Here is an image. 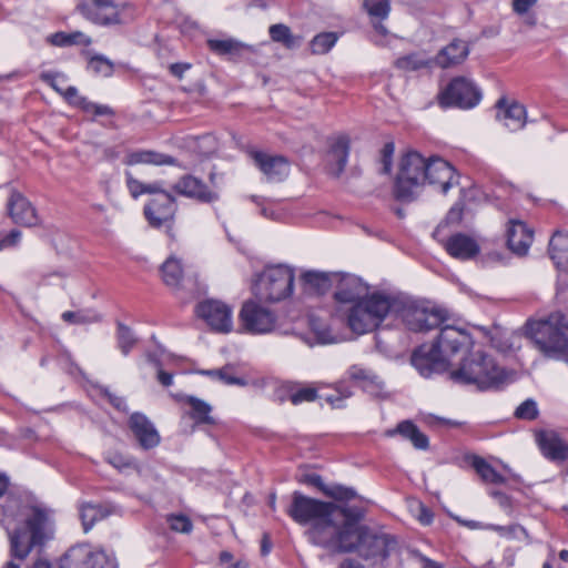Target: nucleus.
Wrapping results in <instances>:
<instances>
[{
  "label": "nucleus",
  "instance_id": "nucleus-10",
  "mask_svg": "<svg viewBox=\"0 0 568 568\" xmlns=\"http://www.w3.org/2000/svg\"><path fill=\"white\" fill-rule=\"evenodd\" d=\"M481 94L476 85L465 77L454 78L445 89L437 94L438 104L446 109L457 106L470 109L477 105Z\"/></svg>",
  "mask_w": 568,
  "mask_h": 568
},
{
  "label": "nucleus",
  "instance_id": "nucleus-57",
  "mask_svg": "<svg viewBox=\"0 0 568 568\" xmlns=\"http://www.w3.org/2000/svg\"><path fill=\"white\" fill-rule=\"evenodd\" d=\"M204 375L217 378L227 385L240 384V379L236 377L227 376L223 369H212L201 372Z\"/></svg>",
  "mask_w": 568,
  "mask_h": 568
},
{
  "label": "nucleus",
  "instance_id": "nucleus-51",
  "mask_svg": "<svg viewBox=\"0 0 568 568\" xmlns=\"http://www.w3.org/2000/svg\"><path fill=\"white\" fill-rule=\"evenodd\" d=\"M395 151V145L393 142H387L384 144L381 152V162H382V173L389 174L393 165V155Z\"/></svg>",
  "mask_w": 568,
  "mask_h": 568
},
{
  "label": "nucleus",
  "instance_id": "nucleus-63",
  "mask_svg": "<svg viewBox=\"0 0 568 568\" xmlns=\"http://www.w3.org/2000/svg\"><path fill=\"white\" fill-rule=\"evenodd\" d=\"M422 568H444L440 564L428 559L427 557L416 554L415 555Z\"/></svg>",
  "mask_w": 568,
  "mask_h": 568
},
{
  "label": "nucleus",
  "instance_id": "nucleus-16",
  "mask_svg": "<svg viewBox=\"0 0 568 568\" xmlns=\"http://www.w3.org/2000/svg\"><path fill=\"white\" fill-rule=\"evenodd\" d=\"M175 212V199L169 192H161L144 206L145 219L153 227H160L171 222L174 219Z\"/></svg>",
  "mask_w": 568,
  "mask_h": 568
},
{
  "label": "nucleus",
  "instance_id": "nucleus-62",
  "mask_svg": "<svg viewBox=\"0 0 568 568\" xmlns=\"http://www.w3.org/2000/svg\"><path fill=\"white\" fill-rule=\"evenodd\" d=\"M463 209L457 204L454 205L447 213V221L452 223H458L462 220Z\"/></svg>",
  "mask_w": 568,
  "mask_h": 568
},
{
  "label": "nucleus",
  "instance_id": "nucleus-45",
  "mask_svg": "<svg viewBox=\"0 0 568 568\" xmlns=\"http://www.w3.org/2000/svg\"><path fill=\"white\" fill-rule=\"evenodd\" d=\"M323 493L338 501H347L356 497V491L354 489L342 485L329 486L326 489H323Z\"/></svg>",
  "mask_w": 568,
  "mask_h": 568
},
{
  "label": "nucleus",
  "instance_id": "nucleus-32",
  "mask_svg": "<svg viewBox=\"0 0 568 568\" xmlns=\"http://www.w3.org/2000/svg\"><path fill=\"white\" fill-rule=\"evenodd\" d=\"M179 399L190 406L189 415L196 424H215L214 417L211 416L212 406L209 403L192 395L180 396Z\"/></svg>",
  "mask_w": 568,
  "mask_h": 568
},
{
  "label": "nucleus",
  "instance_id": "nucleus-1",
  "mask_svg": "<svg viewBox=\"0 0 568 568\" xmlns=\"http://www.w3.org/2000/svg\"><path fill=\"white\" fill-rule=\"evenodd\" d=\"M286 514L298 525H310L305 532L310 542L332 554L357 551L366 560L384 561L397 548L395 536L361 524L366 511L359 506L337 505L294 491Z\"/></svg>",
  "mask_w": 568,
  "mask_h": 568
},
{
  "label": "nucleus",
  "instance_id": "nucleus-58",
  "mask_svg": "<svg viewBox=\"0 0 568 568\" xmlns=\"http://www.w3.org/2000/svg\"><path fill=\"white\" fill-rule=\"evenodd\" d=\"M252 200L261 207V214L271 220H278L281 214L275 212L272 207L264 206V200L260 196L253 195Z\"/></svg>",
  "mask_w": 568,
  "mask_h": 568
},
{
  "label": "nucleus",
  "instance_id": "nucleus-31",
  "mask_svg": "<svg viewBox=\"0 0 568 568\" xmlns=\"http://www.w3.org/2000/svg\"><path fill=\"white\" fill-rule=\"evenodd\" d=\"M549 254L559 271L568 272V233L557 231L552 234Z\"/></svg>",
  "mask_w": 568,
  "mask_h": 568
},
{
  "label": "nucleus",
  "instance_id": "nucleus-38",
  "mask_svg": "<svg viewBox=\"0 0 568 568\" xmlns=\"http://www.w3.org/2000/svg\"><path fill=\"white\" fill-rule=\"evenodd\" d=\"M163 282L172 287L179 288L183 281V267L180 260L171 256L161 266Z\"/></svg>",
  "mask_w": 568,
  "mask_h": 568
},
{
  "label": "nucleus",
  "instance_id": "nucleus-41",
  "mask_svg": "<svg viewBox=\"0 0 568 568\" xmlns=\"http://www.w3.org/2000/svg\"><path fill=\"white\" fill-rule=\"evenodd\" d=\"M432 59L419 53H410L396 60L395 65L404 71H417L432 65Z\"/></svg>",
  "mask_w": 568,
  "mask_h": 568
},
{
  "label": "nucleus",
  "instance_id": "nucleus-8",
  "mask_svg": "<svg viewBox=\"0 0 568 568\" xmlns=\"http://www.w3.org/2000/svg\"><path fill=\"white\" fill-rule=\"evenodd\" d=\"M427 159L418 152L406 153L399 163L394 195L402 202L414 201L422 192L427 180Z\"/></svg>",
  "mask_w": 568,
  "mask_h": 568
},
{
  "label": "nucleus",
  "instance_id": "nucleus-3",
  "mask_svg": "<svg viewBox=\"0 0 568 568\" xmlns=\"http://www.w3.org/2000/svg\"><path fill=\"white\" fill-rule=\"evenodd\" d=\"M473 345L471 336L465 329L445 325L440 327L439 335L430 348L420 346L412 355V364L423 376L443 368L448 359L462 349Z\"/></svg>",
  "mask_w": 568,
  "mask_h": 568
},
{
  "label": "nucleus",
  "instance_id": "nucleus-7",
  "mask_svg": "<svg viewBox=\"0 0 568 568\" xmlns=\"http://www.w3.org/2000/svg\"><path fill=\"white\" fill-rule=\"evenodd\" d=\"M392 314L400 317L407 328L414 332L430 331L442 326L447 320V313L442 308L393 294Z\"/></svg>",
  "mask_w": 568,
  "mask_h": 568
},
{
  "label": "nucleus",
  "instance_id": "nucleus-50",
  "mask_svg": "<svg viewBox=\"0 0 568 568\" xmlns=\"http://www.w3.org/2000/svg\"><path fill=\"white\" fill-rule=\"evenodd\" d=\"M361 388L373 396H379L383 393L384 383L376 374L372 373Z\"/></svg>",
  "mask_w": 568,
  "mask_h": 568
},
{
  "label": "nucleus",
  "instance_id": "nucleus-59",
  "mask_svg": "<svg viewBox=\"0 0 568 568\" xmlns=\"http://www.w3.org/2000/svg\"><path fill=\"white\" fill-rule=\"evenodd\" d=\"M538 0H514L513 10L517 14H525Z\"/></svg>",
  "mask_w": 568,
  "mask_h": 568
},
{
  "label": "nucleus",
  "instance_id": "nucleus-47",
  "mask_svg": "<svg viewBox=\"0 0 568 568\" xmlns=\"http://www.w3.org/2000/svg\"><path fill=\"white\" fill-rule=\"evenodd\" d=\"M106 462L120 471L138 468V465L133 458L125 457L122 454L118 453L110 454L106 457Z\"/></svg>",
  "mask_w": 568,
  "mask_h": 568
},
{
  "label": "nucleus",
  "instance_id": "nucleus-36",
  "mask_svg": "<svg viewBox=\"0 0 568 568\" xmlns=\"http://www.w3.org/2000/svg\"><path fill=\"white\" fill-rule=\"evenodd\" d=\"M47 42L54 47H71V45H84L89 47L92 43V39L83 33L82 31L63 32L59 31L50 34L47 38Z\"/></svg>",
  "mask_w": 568,
  "mask_h": 568
},
{
  "label": "nucleus",
  "instance_id": "nucleus-49",
  "mask_svg": "<svg viewBox=\"0 0 568 568\" xmlns=\"http://www.w3.org/2000/svg\"><path fill=\"white\" fill-rule=\"evenodd\" d=\"M317 398V390L314 387H302L290 395V399L294 405L304 402H313Z\"/></svg>",
  "mask_w": 568,
  "mask_h": 568
},
{
  "label": "nucleus",
  "instance_id": "nucleus-17",
  "mask_svg": "<svg viewBox=\"0 0 568 568\" xmlns=\"http://www.w3.org/2000/svg\"><path fill=\"white\" fill-rule=\"evenodd\" d=\"M250 154L270 182H282L288 176L291 165L286 158L261 151H251Z\"/></svg>",
  "mask_w": 568,
  "mask_h": 568
},
{
  "label": "nucleus",
  "instance_id": "nucleus-54",
  "mask_svg": "<svg viewBox=\"0 0 568 568\" xmlns=\"http://www.w3.org/2000/svg\"><path fill=\"white\" fill-rule=\"evenodd\" d=\"M62 95L64 97V99L71 104V105H74L77 108H80L81 110L83 109V103L82 101H88L87 98L84 97H81L78 92V89L75 87H68L63 90V93Z\"/></svg>",
  "mask_w": 568,
  "mask_h": 568
},
{
  "label": "nucleus",
  "instance_id": "nucleus-13",
  "mask_svg": "<svg viewBox=\"0 0 568 568\" xmlns=\"http://www.w3.org/2000/svg\"><path fill=\"white\" fill-rule=\"evenodd\" d=\"M77 10L84 19L98 26L121 23L120 10L113 0H90L78 4Z\"/></svg>",
  "mask_w": 568,
  "mask_h": 568
},
{
  "label": "nucleus",
  "instance_id": "nucleus-40",
  "mask_svg": "<svg viewBox=\"0 0 568 568\" xmlns=\"http://www.w3.org/2000/svg\"><path fill=\"white\" fill-rule=\"evenodd\" d=\"M61 317L64 322L75 325L98 323L102 320L101 315L93 310L67 311Z\"/></svg>",
  "mask_w": 568,
  "mask_h": 568
},
{
  "label": "nucleus",
  "instance_id": "nucleus-55",
  "mask_svg": "<svg viewBox=\"0 0 568 568\" xmlns=\"http://www.w3.org/2000/svg\"><path fill=\"white\" fill-rule=\"evenodd\" d=\"M126 186L132 197L136 199L144 194V183L133 178L132 173L125 172Z\"/></svg>",
  "mask_w": 568,
  "mask_h": 568
},
{
  "label": "nucleus",
  "instance_id": "nucleus-29",
  "mask_svg": "<svg viewBox=\"0 0 568 568\" xmlns=\"http://www.w3.org/2000/svg\"><path fill=\"white\" fill-rule=\"evenodd\" d=\"M125 165L152 164V165H176V159L152 150H138L125 155Z\"/></svg>",
  "mask_w": 568,
  "mask_h": 568
},
{
  "label": "nucleus",
  "instance_id": "nucleus-46",
  "mask_svg": "<svg viewBox=\"0 0 568 568\" xmlns=\"http://www.w3.org/2000/svg\"><path fill=\"white\" fill-rule=\"evenodd\" d=\"M515 416L525 420L536 419L538 417L537 403L531 398L526 399L516 408Z\"/></svg>",
  "mask_w": 568,
  "mask_h": 568
},
{
  "label": "nucleus",
  "instance_id": "nucleus-9",
  "mask_svg": "<svg viewBox=\"0 0 568 568\" xmlns=\"http://www.w3.org/2000/svg\"><path fill=\"white\" fill-rule=\"evenodd\" d=\"M294 272L286 265H272L263 270L254 284V293L260 300L278 302L293 292Z\"/></svg>",
  "mask_w": 568,
  "mask_h": 568
},
{
  "label": "nucleus",
  "instance_id": "nucleus-23",
  "mask_svg": "<svg viewBox=\"0 0 568 568\" xmlns=\"http://www.w3.org/2000/svg\"><path fill=\"white\" fill-rule=\"evenodd\" d=\"M497 119L510 131H518L526 124V109L518 102H508L505 98L497 101Z\"/></svg>",
  "mask_w": 568,
  "mask_h": 568
},
{
  "label": "nucleus",
  "instance_id": "nucleus-53",
  "mask_svg": "<svg viewBox=\"0 0 568 568\" xmlns=\"http://www.w3.org/2000/svg\"><path fill=\"white\" fill-rule=\"evenodd\" d=\"M83 103V111L88 113H92L95 116H102V115H113V110L104 104H98L91 101H82Z\"/></svg>",
  "mask_w": 568,
  "mask_h": 568
},
{
  "label": "nucleus",
  "instance_id": "nucleus-34",
  "mask_svg": "<svg viewBox=\"0 0 568 568\" xmlns=\"http://www.w3.org/2000/svg\"><path fill=\"white\" fill-rule=\"evenodd\" d=\"M363 6L371 18L377 19L373 22L374 29L382 36L387 34L386 27L382 23L383 20L387 19L390 12L389 0H364Z\"/></svg>",
  "mask_w": 568,
  "mask_h": 568
},
{
  "label": "nucleus",
  "instance_id": "nucleus-25",
  "mask_svg": "<svg viewBox=\"0 0 568 568\" xmlns=\"http://www.w3.org/2000/svg\"><path fill=\"white\" fill-rule=\"evenodd\" d=\"M444 247L450 256L462 261L474 258L480 251L476 240L463 233L448 237Z\"/></svg>",
  "mask_w": 568,
  "mask_h": 568
},
{
  "label": "nucleus",
  "instance_id": "nucleus-4",
  "mask_svg": "<svg viewBox=\"0 0 568 568\" xmlns=\"http://www.w3.org/2000/svg\"><path fill=\"white\" fill-rule=\"evenodd\" d=\"M450 379L462 385H475L479 390L498 388L507 374L494 358L483 351H473L465 356L458 368L449 374Z\"/></svg>",
  "mask_w": 568,
  "mask_h": 568
},
{
  "label": "nucleus",
  "instance_id": "nucleus-2",
  "mask_svg": "<svg viewBox=\"0 0 568 568\" xmlns=\"http://www.w3.org/2000/svg\"><path fill=\"white\" fill-rule=\"evenodd\" d=\"M2 514L7 518L26 517L24 526L10 536L11 552L18 559H24L34 546L42 545L47 538L49 513L47 509L29 506L24 498L8 487L2 497Z\"/></svg>",
  "mask_w": 568,
  "mask_h": 568
},
{
  "label": "nucleus",
  "instance_id": "nucleus-39",
  "mask_svg": "<svg viewBox=\"0 0 568 568\" xmlns=\"http://www.w3.org/2000/svg\"><path fill=\"white\" fill-rule=\"evenodd\" d=\"M110 515L106 507L102 505L85 504L80 508V518L84 531H89L93 525Z\"/></svg>",
  "mask_w": 568,
  "mask_h": 568
},
{
  "label": "nucleus",
  "instance_id": "nucleus-11",
  "mask_svg": "<svg viewBox=\"0 0 568 568\" xmlns=\"http://www.w3.org/2000/svg\"><path fill=\"white\" fill-rule=\"evenodd\" d=\"M195 313L215 332L229 333L232 329V310L221 301L205 300L196 305Z\"/></svg>",
  "mask_w": 568,
  "mask_h": 568
},
{
  "label": "nucleus",
  "instance_id": "nucleus-64",
  "mask_svg": "<svg viewBox=\"0 0 568 568\" xmlns=\"http://www.w3.org/2000/svg\"><path fill=\"white\" fill-rule=\"evenodd\" d=\"M161 192H165L163 190V183L162 182H153L145 184L144 183V194H154V196L159 195Z\"/></svg>",
  "mask_w": 568,
  "mask_h": 568
},
{
  "label": "nucleus",
  "instance_id": "nucleus-52",
  "mask_svg": "<svg viewBox=\"0 0 568 568\" xmlns=\"http://www.w3.org/2000/svg\"><path fill=\"white\" fill-rule=\"evenodd\" d=\"M372 373V371L366 369L359 365H353L347 371L349 379L359 387L368 378V376H371Z\"/></svg>",
  "mask_w": 568,
  "mask_h": 568
},
{
  "label": "nucleus",
  "instance_id": "nucleus-61",
  "mask_svg": "<svg viewBox=\"0 0 568 568\" xmlns=\"http://www.w3.org/2000/svg\"><path fill=\"white\" fill-rule=\"evenodd\" d=\"M21 232L19 230H11L4 237L7 247L16 246L21 240Z\"/></svg>",
  "mask_w": 568,
  "mask_h": 568
},
{
  "label": "nucleus",
  "instance_id": "nucleus-12",
  "mask_svg": "<svg viewBox=\"0 0 568 568\" xmlns=\"http://www.w3.org/2000/svg\"><path fill=\"white\" fill-rule=\"evenodd\" d=\"M240 318L244 328L253 334L271 332L276 322V316L271 310L253 301L244 303Z\"/></svg>",
  "mask_w": 568,
  "mask_h": 568
},
{
  "label": "nucleus",
  "instance_id": "nucleus-37",
  "mask_svg": "<svg viewBox=\"0 0 568 568\" xmlns=\"http://www.w3.org/2000/svg\"><path fill=\"white\" fill-rule=\"evenodd\" d=\"M268 34L273 42L281 43L286 49L298 48L303 41L302 36L293 34L291 28L284 23L272 24Z\"/></svg>",
  "mask_w": 568,
  "mask_h": 568
},
{
  "label": "nucleus",
  "instance_id": "nucleus-24",
  "mask_svg": "<svg viewBox=\"0 0 568 568\" xmlns=\"http://www.w3.org/2000/svg\"><path fill=\"white\" fill-rule=\"evenodd\" d=\"M349 154V138L338 135L333 140L327 152V170L331 175L338 178L345 170Z\"/></svg>",
  "mask_w": 568,
  "mask_h": 568
},
{
  "label": "nucleus",
  "instance_id": "nucleus-5",
  "mask_svg": "<svg viewBox=\"0 0 568 568\" xmlns=\"http://www.w3.org/2000/svg\"><path fill=\"white\" fill-rule=\"evenodd\" d=\"M342 314L353 333L366 334L376 329L392 314V294L373 293L345 308Z\"/></svg>",
  "mask_w": 568,
  "mask_h": 568
},
{
  "label": "nucleus",
  "instance_id": "nucleus-6",
  "mask_svg": "<svg viewBox=\"0 0 568 568\" xmlns=\"http://www.w3.org/2000/svg\"><path fill=\"white\" fill-rule=\"evenodd\" d=\"M532 342L547 356L564 354L568 349V315L555 312L529 324Z\"/></svg>",
  "mask_w": 568,
  "mask_h": 568
},
{
  "label": "nucleus",
  "instance_id": "nucleus-33",
  "mask_svg": "<svg viewBox=\"0 0 568 568\" xmlns=\"http://www.w3.org/2000/svg\"><path fill=\"white\" fill-rule=\"evenodd\" d=\"M206 44L213 53L221 57H229L230 59L240 57L244 50L250 48L248 45L233 38L207 39Z\"/></svg>",
  "mask_w": 568,
  "mask_h": 568
},
{
  "label": "nucleus",
  "instance_id": "nucleus-20",
  "mask_svg": "<svg viewBox=\"0 0 568 568\" xmlns=\"http://www.w3.org/2000/svg\"><path fill=\"white\" fill-rule=\"evenodd\" d=\"M426 174V183L438 187L444 194L447 193L455 183H457L455 169L447 161L440 158L427 159Z\"/></svg>",
  "mask_w": 568,
  "mask_h": 568
},
{
  "label": "nucleus",
  "instance_id": "nucleus-43",
  "mask_svg": "<svg viewBox=\"0 0 568 568\" xmlns=\"http://www.w3.org/2000/svg\"><path fill=\"white\" fill-rule=\"evenodd\" d=\"M116 342L121 353L126 356L135 346L138 339L132 329L125 324L118 322L116 324Z\"/></svg>",
  "mask_w": 568,
  "mask_h": 568
},
{
  "label": "nucleus",
  "instance_id": "nucleus-21",
  "mask_svg": "<svg viewBox=\"0 0 568 568\" xmlns=\"http://www.w3.org/2000/svg\"><path fill=\"white\" fill-rule=\"evenodd\" d=\"M129 427L143 449L148 450L160 444V434L144 414L133 413L129 418Z\"/></svg>",
  "mask_w": 568,
  "mask_h": 568
},
{
  "label": "nucleus",
  "instance_id": "nucleus-28",
  "mask_svg": "<svg viewBox=\"0 0 568 568\" xmlns=\"http://www.w3.org/2000/svg\"><path fill=\"white\" fill-rule=\"evenodd\" d=\"M338 274L318 271H306L301 275L303 290L310 294H324L337 280Z\"/></svg>",
  "mask_w": 568,
  "mask_h": 568
},
{
  "label": "nucleus",
  "instance_id": "nucleus-26",
  "mask_svg": "<svg viewBox=\"0 0 568 568\" xmlns=\"http://www.w3.org/2000/svg\"><path fill=\"white\" fill-rule=\"evenodd\" d=\"M532 242V232L520 221H511L507 230V244L511 252L525 255Z\"/></svg>",
  "mask_w": 568,
  "mask_h": 568
},
{
  "label": "nucleus",
  "instance_id": "nucleus-30",
  "mask_svg": "<svg viewBox=\"0 0 568 568\" xmlns=\"http://www.w3.org/2000/svg\"><path fill=\"white\" fill-rule=\"evenodd\" d=\"M396 434L409 440L416 449L426 450L429 447L428 437L412 420H403L396 428L386 432L389 437Z\"/></svg>",
  "mask_w": 568,
  "mask_h": 568
},
{
  "label": "nucleus",
  "instance_id": "nucleus-14",
  "mask_svg": "<svg viewBox=\"0 0 568 568\" xmlns=\"http://www.w3.org/2000/svg\"><path fill=\"white\" fill-rule=\"evenodd\" d=\"M108 565L103 551H94L85 544L71 547L60 560L61 568H106Z\"/></svg>",
  "mask_w": 568,
  "mask_h": 568
},
{
  "label": "nucleus",
  "instance_id": "nucleus-42",
  "mask_svg": "<svg viewBox=\"0 0 568 568\" xmlns=\"http://www.w3.org/2000/svg\"><path fill=\"white\" fill-rule=\"evenodd\" d=\"M337 39L335 32H322L310 42L311 52L313 54H325L335 45Z\"/></svg>",
  "mask_w": 568,
  "mask_h": 568
},
{
  "label": "nucleus",
  "instance_id": "nucleus-15",
  "mask_svg": "<svg viewBox=\"0 0 568 568\" xmlns=\"http://www.w3.org/2000/svg\"><path fill=\"white\" fill-rule=\"evenodd\" d=\"M337 288L334 293L335 301L338 303V312L343 313L345 308L355 303L365 300L368 287L362 282V280L354 275L338 274Z\"/></svg>",
  "mask_w": 568,
  "mask_h": 568
},
{
  "label": "nucleus",
  "instance_id": "nucleus-44",
  "mask_svg": "<svg viewBox=\"0 0 568 568\" xmlns=\"http://www.w3.org/2000/svg\"><path fill=\"white\" fill-rule=\"evenodd\" d=\"M88 69L94 74L109 78L114 72V64L103 54H93L89 58Z\"/></svg>",
  "mask_w": 568,
  "mask_h": 568
},
{
  "label": "nucleus",
  "instance_id": "nucleus-19",
  "mask_svg": "<svg viewBox=\"0 0 568 568\" xmlns=\"http://www.w3.org/2000/svg\"><path fill=\"white\" fill-rule=\"evenodd\" d=\"M173 190L179 195L195 200L201 203H212L219 200V193L210 190L209 186L193 175H183L173 185Z\"/></svg>",
  "mask_w": 568,
  "mask_h": 568
},
{
  "label": "nucleus",
  "instance_id": "nucleus-56",
  "mask_svg": "<svg viewBox=\"0 0 568 568\" xmlns=\"http://www.w3.org/2000/svg\"><path fill=\"white\" fill-rule=\"evenodd\" d=\"M101 394L103 396H105L110 404L118 410L120 412H126L128 410V405L125 403V399L121 396H118L115 394H112L108 388H102L101 389Z\"/></svg>",
  "mask_w": 568,
  "mask_h": 568
},
{
  "label": "nucleus",
  "instance_id": "nucleus-18",
  "mask_svg": "<svg viewBox=\"0 0 568 568\" xmlns=\"http://www.w3.org/2000/svg\"><path fill=\"white\" fill-rule=\"evenodd\" d=\"M7 207L13 223L24 227H33L40 224L36 207L20 192L13 191L11 193Z\"/></svg>",
  "mask_w": 568,
  "mask_h": 568
},
{
  "label": "nucleus",
  "instance_id": "nucleus-27",
  "mask_svg": "<svg viewBox=\"0 0 568 568\" xmlns=\"http://www.w3.org/2000/svg\"><path fill=\"white\" fill-rule=\"evenodd\" d=\"M469 54L468 44L459 39H454L444 47L436 55L435 63L443 68H449L462 63Z\"/></svg>",
  "mask_w": 568,
  "mask_h": 568
},
{
  "label": "nucleus",
  "instance_id": "nucleus-48",
  "mask_svg": "<svg viewBox=\"0 0 568 568\" xmlns=\"http://www.w3.org/2000/svg\"><path fill=\"white\" fill-rule=\"evenodd\" d=\"M170 528L178 532L187 534L192 530L193 525L189 517L184 515H171L168 518Z\"/></svg>",
  "mask_w": 568,
  "mask_h": 568
},
{
  "label": "nucleus",
  "instance_id": "nucleus-22",
  "mask_svg": "<svg viewBox=\"0 0 568 568\" xmlns=\"http://www.w3.org/2000/svg\"><path fill=\"white\" fill-rule=\"evenodd\" d=\"M536 442L549 460L562 463L568 458V444L557 433L541 430L536 435Z\"/></svg>",
  "mask_w": 568,
  "mask_h": 568
},
{
  "label": "nucleus",
  "instance_id": "nucleus-60",
  "mask_svg": "<svg viewBox=\"0 0 568 568\" xmlns=\"http://www.w3.org/2000/svg\"><path fill=\"white\" fill-rule=\"evenodd\" d=\"M190 68H191L190 63H183V62L172 63L170 65V72L175 78L182 79L185 71H187Z\"/></svg>",
  "mask_w": 568,
  "mask_h": 568
},
{
  "label": "nucleus",
  "instance_id": "nucleus-35",
  "mask_svg": "<svg viewBox=\"0 0 568 568\" xmlns=\"http://www.w3.org/2000/svg\"><path fill=\"white\" fill-rule=\"evenodd\" d=\"M471 467L485 484L503 485L507 479L498 473L486 459L473 455L469 457Z\"/></svg>",
  "mask_w": 568,
  "mask_h": 568
}]
</instances>
